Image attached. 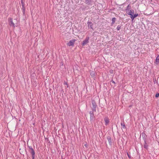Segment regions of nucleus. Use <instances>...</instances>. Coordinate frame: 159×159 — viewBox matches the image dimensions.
<instances>
[{"label": "nucleus", "instance_id": "obj_21", "mask_svg": "<svg viewBox=\"0 0 159 159\" xmlns=\"http://www.w3.org/2000/svg\"><path fill=\"white\" fill-rule=\"evenodd\" d=\"M130 17H131V19L132 20H134V18H135V17H134L133 16V15L130 16Z\"/></svg>", "mask_w": 159, "mask_h": 159}, {"label": "nucleus", "instance_id": "obj_8", "mask_svg": "<svg viewBox=\"0 0 159 159\" xmlns=\"http://www.w3.org/2000/svg\"><path fill=\"white\" fill-rule=\"evenodd\" d=\"M128 14L130 16L133 15L134 14V11L133 10H130L128 11Z\"/></svg>", "mask_w": 159, "mask_h": 159}, {"label": "nucleus", "instance_id": "obj_22", "mask_svg": "<svg viewBox=\"0 0 159 159\" xmlns=\"http://www.w3.org/2000/svg\"><path fill=\"white\" fill-rule=\"evenodd\" d=\"M93 111H90L89 112L90 115L93 114Z\"/></svg>", "mask_w": 159, "mask_h": 159}, {"label": "nucleus", "instance_id": "obj_10", "mask_svg": "<svg viewBox=\"0 0 159 159\" xmlns=\"http://www.w3.org/2000/svg\"><path fill=\"white\" fill-rule=\"evenodd\" d=\"M107 139L110 145H111L112 142L111 137L108 136L107 137Z\"/></svg>", "mask_w": 159, "mask_h": 159}, {"label": "nucleus", "instance_id": "obj_6", "mask_svg": "<svg viewBox=\"0 0 159 159\" xmlns=\"http://www.w3.org/2000/svg\"><path fill=\"white\" fill-rule=\"evenodd\" d=\"M87 24L88 25V27L89 28L93 30V24L92 22L88 21L87 22Z\"/></svg>", "mask_w": 159, "mask_h": 159}, {"label": "nucleus", "instance_id": "obj_5", "mask_svg": "<svg viewBox=\"0 0 159 159\" xmlns=\"http://www.w3.org/2000/svg\"><path fill=\"white\" fill-rule=\"evenodd\" d=\"M89 37H87L85 40L82 42V45L83 46L88 43L89 42Z\"/></svg>", "mask_w": 159, "mask_h": 159}, {"label": "nucleus", "instance_id": "obj_9", "mask_svg": "<svg viewBox=\"0 0 159 159\" xmlns=\"http://www.w3.org/2000/svg\"><path fill=\"white\" fill-rule=\"evenodd\" d=\"M104 120L105 122V125H107V124L109 123V120L108 118L107 117H106L104 118Z\"/></svg>", "mask_w": 159, "mask_h": 159}, {"label": "nucleus", "instance_id": "obj_24", "mask_svg": "<svg viewBox=\"0 0 159 159\" xmlns=\"http://www.w3.org/2000/svg\"><path fill=\"white\" fill-rule=\"evenodd\" d=\"M127 155H128V157L130 158V156L129 155V154L128 153H127Z\"/></svg>", "mask_w": 159, "mask_h": 159}, {"label": "nucleus", "instance_id": "obj_13", "mask_svg": "<svg viewBox=\"0 0 159 159\" xmlns=\"http://www.w3.org/2000/svg\"><path fill=\"white\" fill-rule=\"evenodd\" d=\"M121 125L122 127V128L126 129V127L124 123H121Z\"/></svg>", "mask_w": 159, "mask_h": 159}, {"label": "nucleus", "instance_id": "obj_14", "mask_svg": "<svg viewBox=\"0 0 159 159\" xmlns=\"http://www.w3.org/2000/svg\"><path fill=\"white\" fill-rule=\"evenodd\" d=\"M21 1V5L23 7V8H24L23 10H25V7H24V6L25 5L24 3L23 2V0H20Z\"/></svg>", "mask_w": 159, "mask_h": 159}, {"label": "nucleus", "instance_id": "obj_3", "mask_svg": "<svg viewBox=\"0 0 159 159\" xmlns=\"http://www.w3.org/2000/svg\"><path fill=\"white\" fill-rule=\"evenodd\" d=\"M92 110L93 111H96V108L97 107L95 101L94 100H93L92 102Z\"/></svg>", "mask_w": 159, "mask_h": 159}, {"label": "nucleus", "instance_id": "obj_19", "mask_svg": "<svg viewBox=\"0 0 159 159\" xmlns=\"http://www.w3.org/2000/svg\"><path fill=\"white\" fill-rule=\"evenodd\" d=\"M142 136H143V140H144V139H145V140H146V135L144 134V135L142 134Z\"/></svg>", "mask_w": 159, "mask_h": 159}, {"label": "nucleus", "instance_id": "obj_12", "mask_svg": "<svg viewBox=\"0 0 159 159\" xmlns=\"http://www.w3.org/2000/svg\"><path fill=\"white\" fill-rule=\"evenodd\" d=\"M144 148L147 149L148 148V145L147 144L145 139H144Z\"/></svg>", "mask_w": 159, "mask_h": 159}, {"label": "nucleus", "instance_id": "obj_20", "mask_svg": "<svg viewBox=\"0 0 159 159\" xmlns=\"http://www.w3.org/2000/svg\"><path fill=\"white\" fill-rule=\"evenodd\" d=\"M138 16V14H134L133 16H134V17L135 18L136 17H137Z\"/></svg>", "mask_w": 159, "mask_h": 159}, {"label": "nucleus", "instance_id": "obj_2", "mask_svg": "<svg viewBox=\"0 0 159 159\" xmlns=\"http://www.w3.org/2000/svg\"><path fill=\"white\" fill-rule=\"evenodd\" d=\"M84 2L88 6H92L94 3L93 0H84Z\"/></svg>", "mask_w": 159, "mask_h": 159}, {"label": "nucleus", "instance_id": "obj_25", "mask_svg": "<svg viewBox=\"0 0 159 159\" xmlns=\"http://www.w3.org/2000/svg\"><path fill=\"white\" fill-rule=\"evenodd\" d=\"M112 82L113 83H114V84H115V82L114 81L112 80Z\"/></svg>", "mask_w": 159, "mask_h": 159}, {"label": "nucleus", "instance_id": "obj_18", "mask_svg": "<svg viewBox=\"0 0 159 159\" xmlns=\"http://www.w3.org/2000/svg\"><path fill=\"white\" fill-rule=\"evenodd\" d=\"M90 75L92 77H93L94 76V73L93 71H92L90 73Z\"/></svg>", "mask_w": 159, "mask_h": 159}, {"label": "nucleus", "instance_id": "obj_26", "mask_svg": "<svg viewBox=\"0 0 159 159\" xmlns=\"http://www.w3.org/2000/svg\"><path fill=\"white\" fill-rule=\"evenodd\" d=\"M64 84H66V85L67 84V82H65Z\"/></svg>", "mask_w": 159, "mask_h": 159}, {"label": "nucleus", "instance_id": "obj_16", "mask_svg": "<svg viewBox=\"0 0 159 159\" xmlns=\"http://www.w3.org/2000/svg\"><path fill=\"white\" fill-rule=\"evenodd\" d=\"M156 62H157L158 63V62H159V55L157 56L156 59Z\"/></svg>", "mask_w": 159, "mask_h": 159}, {"label": "nucleus", "instance_id": "obj_23", "mask_svg": "<svg viewBox=\"0 0 159 159\" xmlns=\"http://www.w3.org/2000/svg\"><path fill=\"white\" fill-rule=\"evenodd\" d=\"M155 96L157 98L159 96V93H157L156 94Z\"/></svg>", "mask_w": 159, "mask_h": 159}, {"label": "nucleus", "instance_id": "obj_27", "mask_svg": "<svg viewBox=\"0 0 159 159\" xmlns=\"http://www.w3.org/2000/svg\"><path fill=\"white\" fill-rule=\"evenodd\" d=\"M129 5L127 7H129Z\"/></svg>", "mask_w": 159, "mask_h": 159}, {"label": "nucleus", "instance_id": "obj_11", "mask_svg": "<svg viewBox=\"0 0 159 159\" xmlns=\"http://www.w3.org/2000/svg\"><path fill=\"white\" fill-rule=\"evenodd\" d=\"M90 120L91 121H93L94 120L95 116L94 114L90 115Z\"/></svg>", "mask_w": 159, "mask_h": 159}, {"label": "nucleus", "instance_id": "obj_15", "mask_svg": "<svg viewBox=\"0 0 159 159\" xmlns=\"http://www.w3.org/2000/svg\"><path fill=\"white\" fill-rule=\"evenodd\" d=\"M116 20V18L115 17H113L112 18V24H113L115 22Z\"/></svg>", "mask_w": 159, "mask_h": 159}, {"label": "nucleus", "instance_id": "obj_7", "mask_svg": "<svg viewBox=\"0 0 159 159\" xmlns=\"http://www.w3.org/2000/svg\"><path fill=\"white\" fill-rule=\"evenodd\" d=\"M9 24L11 26H12L14 27V24L13 22L12 19L11 18H10L9 20Z\"/></svg>", "mask_w": 159, "mask_h": 159}, {"label": "nucleus", "instance_id": "obj_17", "mask_svg": "<svg viewBox=\"0 0 159 159\" xmlns=\"http://www.w3.org/2000/svg\"><path fill=\"white\" fill-rule=\"evenodd\" d=\"M121 28V26L118 25L117 27V30H119Z\"/></svg>", "mask_w": 159, "mask_h": 159}, {"label": "nucleus", "instance_id": "obj_1", "mask_svg": "<svg viewBox=\"0 0 159 159\" xmlns=\"http://www.w3.org/2000/svg\"><path fill=\"white\" fill-rule=\"evenodd\" d=\"M28 148L30 149L29 152H30V154L32 155V159H34L35 152L32 148L31 146H28Z\"/></svg>", "mask_w": 159, "mask_h": 159}, {"label": "nucleus", "instance_id": "obj_4", "mask_svg": "<svg viewBox=\"0 0 159 159\" xmlns=\"http://www.w3.org/2000/svg\"><path fill=\"white\" fill-rule=\"evenodd\" d=\"M75 41V39H72L70 40L69 42L67 44V45L69 47L71 46H74V44Z\"/></svg>", "mask_w": 159, "mask_h": 159}]
</instances>
